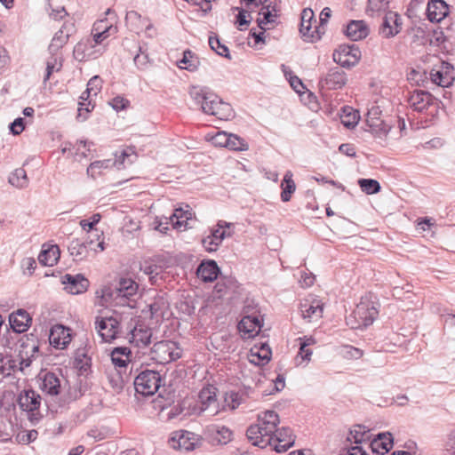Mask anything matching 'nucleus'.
<instances>
[{
	"mask_svg": "<svg viewBox=\"0 0 455 455\" xmlns=\"http://www.w3.org/2000/svg\"><path fill=\"white\" fill-rule=\"evenodd\" d=\"M138 283L131 278H120L116 286L106 284L95 292L97 303L102 307H135Z\"/></svg>",
	"mask_w": 455,
	"mask_h": 455,
	"instance_id": "obj_1",
	"label": "nucleus"
},
{
	"mask_svg": "<svg viewBox=\"0 0 455 455\" xmlns=\"http://www.w3.org/2000/svg\"><path fill=\"white\" fill-rule=\"evenodd\" d=\"M188 93L196 104L201 106L204 113L225 121L234 117L235 114L231 105L224 102L218 95L210 92L207 88L193 85L189 88Z\"/></svg>",
	"mask_w": 455,
	"mask_h": 455,
	"instance_id": "obj_2",
	"label": "nucleus"
},
{
	"mask_svg": "<svg viewBox=\"0 0 455 455\" xmlns=\"http://www.w3.org/2000/svg\"><path fill=\"white\" fill-rule=\"evenodd\" d=\"M279 416L274 411H266L258 414L257 421L246 431V435L252 445L261 449L271 447L273 435L279 424Z\"/></svg>",
	"mask_w": 455,
	"mask_h": 455,
	"instance_id": "obj_3",
	"label": "nucleus"
},
{
	"mask_svg": "<svg viewBox=\"0 0 455 455\" xmlns=\"http://www.w3.org/2000/svg\"><path fill=\"white\" fill-rule=\"evenodd\" d=\"M379 315L376 303L370 296L361 298L353 312L347 317V324L355 330L363 329L373 323Z\"/></svg>",
	"mask_w": 455,
	"mask_h": 455,
	"instance_id": "obj_4",
	"label": "nucleus"
},
{
	"mask_svg": "<svg viewBox=\"0 0 455 455\" xmlns=\"http://www.w3.org/2000/svg\"><path fill=\"white\" fill-rule=\"evenodd\" d=\"M121 316L116 311L103 313L95 317V330L102 341L110 342L115 339L121 331Z\"/></svg>",
	"mask_w": 455,
	"mask_h": 455,
	"instance_id": "obj_5",
	"label": "nucleus"
},
{
	"mask_svg": "<svg viewBox=\"0 0 455 455\" xmlns=\"http://www.w3.org/2000/svg\"><path fill=\"white\" fill-rule=\"evenodd\" d=\"M182 355L179 343L171 339L156 342L150 348V356L157 363L165 364L178 360Z\"/></svg>",
	"mask_w": 455,
	"mask_h": 455,
	"instance_id": "obj_6",
	"label": "nucleus"
},
{
	"mask_svg": "<svg viewBox=\"0 0 455 455\" xmlns=\"http://www.w3.org/2000/svg\"><path fill=\"white\" fill-rule=\"evenodd\" d=\"M18 405L20 409L26 412L28 420L32 424H36L43 417L40 411L42 398L33 389L22 390L18 396Z\"/></svg>",
	"mask_w": 455,
	"mask_h": 455,
	"instance_id": "obj_7",
	"label": "nucleus"
},
{
	"mask_svg": "<svg viewBox=\"0 0 455 455\" xmlns=\"http://www.w3.org/2000/svg\"><path fill=\"white\" fill-rule=\"evenodd\" d=\"M170 224L172 228H191L196 224L195 212L188 204L184 207L176 208L168 217H157L155 228H159L164 225L167 226Z\"/></svg>",
	"mask_w": 455,
	"mask_h": 455,
	"instance_id": "obj_8",
	"label": "nucleus"
},
{
	"mask_svg": "<svg viewBox=\"0 0 455 455\" xmlns=\"http://www.w3.org/2000/svg\"><path fill=\"white\" fill-rule=\"evenodd\" d=\"M162 378L158 371L145 370L134 379V387L137 393L144 395H153L161 387Z\"/></svg>",
	"mask_w": 455,
	"mask_h": 455,
	"instance_id": "obj_9",
	"label": "nucleus"
},
{
	"mask_svg": "<svg viewBox=\"0 0 455 455\" xmlns=\"http://www.w3.org/2000/svg\"><path fill=\"white\" fill-rule=\"evenodd\" d=\"M407 102L411 109L419 113H427L430 108H438V100L430 92L422 90L413 91Z\"/></svg>",
	"mask_w": 455,
	"mask_h": 455,
	"instance_id": "obj_10",
	"label": "nucleus"
},
{
	"mask_svg": "<svg viewBox=\"0 0 455 455\" xmlns=\"http://www.w3.org/2000/svg\"><path fill=\"white\" fill-rule=\"evenodd\" d=\"M106 51L105 45H96L90 37L81 39L74 47L73 55L78 61L97 59Z\"/></svg>",
	"mask_w": 455,
	"mask_h": 455,
	"instance_id": "obj_11",
	"label": "nucleus"
},
{
	"mask_svg": "<svg viewBox=\"0 0 455 455\" xmlns=\"http://www.w3.org/2000/svg\"><path fill=\"white\" fill-rule=\"evenodd\" d=\"M169 445L174 449L182 451H190L196 449L200 443V438L194 433L187 430H178L172 433L169 440Z\"/></svg>",
	"mask_w": 455,
	"mask_h": 455,
	"instance_id": "obj_12",
	"label": "nucleus"
},
{
	"mask_svg": "<svg viewBox=\"0 0 455 455\" xmlns=\"http://www.w3.org/2000/svg\"><path fill=\"white\" fill-rule=\"evenodd\" d=\"M333 60L344 68L356 65L361 58V52L355 44H341L333 52Z\"/></svg>",
	"mask_w": 455,
	"mask_h": 455,
	"instance_id": "obj_13",
	"label": "nucleus"
},
{
	"mask_svg": "<svg viewBox=\"0 0 455 455\" xmlns=\"http://www.w3.org/2000/svg\"><path fill=\"white\" fill-rule=\"evenodd\" d=\"M382 111L379 106L373 104L367 111L366 123L371 131L377 136H386L391 126L381 118Z\"/></svg>",
	"mask_w": 455,
	"mask_h": 455,
	"instance_id": "obj_14",
	"label": "nucleus"
},
{
	"mask_svg": "<svg viewBox=\"0 0 455 455\" xmlns=\"http://www.w3.org/2000/svg\"><path fill=\"white\" fill-rule=\"evenodd\" d=\"M316 20L314 19V12L310 8H306L301 12V22L299 32L307 40L315 41L319 39L320 27L316 26Z\"/></svg>",
	"mask_w": 455,
	"mask_h": 455,
	"instance_id": "obj_15",
	"label": "nucleus"
},
{
	"mask_svg": "<svg viewBox=\"0 0 455 455\" xmlns=\"http://www.w3.org/2000/svg\"><path fill=\"white\" fill-rule=\"evenodd\" d=\"M75 24L71 20L65 21L61 28L53 36L49 45L50 53H61V48L68 43L69 37L75 33Z\"/></svg>",
	"mask_w": 455,
	"mask_h": 455,
	"instance_id": "obj_16",
	"label": "nucleus"
},
{
	"mask_svg": "<svg viewBox=\"0 0 455 455\" xmlns=\"http://www.w3.org/2000/svg\"><path fill=\"white\" fill-rule=\"evenodd\" d=\"M64 290L73 295L85 292L90 285L89 280L82 274H65L61 276Z\"/></svg>",
	"mask_w": 455,
	"mask_h": 455,
	"instance_id": "obj_17",
	"label": "nucleus"
},
{
	"mask_svg": "<svg viewBox=\"0 0 455 455\" xmlns=\"http://www.w3.org/2000/svg\"><path fill=\"white\" fill-rule=\"evenodd\" d=\"M402 18L394 12L386 13L379 28V34L384 38H390L396 36L402 29Z\"/></svg>",
	"mask_w": 455,
	"mask_h": 455,
	"instance_id": "obj_18",
	"label": "nucleus"
},
{
	"mask_svg": "<svg viewBox=\"0 0 455 455\" xmlns=\"http://www.w3.org/2000/svg\"><path fill=\"white\" fill-rule=\"evenodd\" d=\"M273 443L271 448L278 453L285 452L291 448L294 442L295 437L292 431L289 427L277 428L275 433L273 435Z\"/></svg>",
	"mask_w": 455,
	"mask_h": 455,
	"instance_id": "obj_19",
	"label": "nucleus"
},
{
	"mask_svg": "<svg viewBox=\"0 0 455 455\" xmlns=\"http://www.w3.org/2000/svg\"><path fill=\"white\" fill-rule=\"evenodd\" d=\"M323 304L321 300L309 297L300 302V313L304 319L309 322L320 319L323 315Z\"/></svg>",
	"mask_w": 455,
	"mask_h": 455,
	"instance_id": "obj_20",
	"label": "nucleus"
},
{
	"mask_svg": "<svg viewBox=\"0 0 455 455\" xmlns=\"http://www.w3.org/2000/svg\"><path fill=\"white\" fill-rule=\"evenodd\" d=\"M152 335L151 328L137 324L129 334V342L138 348H145L151 343Z\"/></svg>",
	"mask_w": 455,
	"mask_h": 455,
	"instance_id": "obj_21",
	"label": "nucleus"
},
{
	"mask_svg": "<svg viewBox=\"0 0 455 455\" xmlns=\"http://www.w3.org/2000/svg\"><path fill=\"white\" fill-rule=\"evenodd\" d=\"M262 323L258 315L243 316L238 323V330L243 339L256 336L261 330Z\"/></svg>",
	"mask_w": 455,
	"mask_h": 455,
	"instance_id": "obj_22",
	"label": "nucleus"
},
{
	"mask_svg": "<svg viewBox=\"0 0 455 455\" xmlns=\"http://www.w3.org/2000/svg\"><path fill=\"white\" fill-rule=\"evenodd\" d=\"M71 341L70 330L63 325L52 327L49 334L50 344L58 349H64Z\"/></svg>",
	"mask_w": 455,
	"mask_h": 455,
	"instance_id": "obj_23",
	"label": "nucleus"
},
{
	"mask_svg": "<svg viewBox=\"0 0 455 455\" xmlns=\"http://www.w3.org/2000/svg\"><path fill=\"white\" fill-rule=\"evenodd\" d=\"M346 74L338 67L331 68L325 77L320 81L322 87L328 90L340 89L346 84Z\"/></svg>",
	"mask_w": 455,
	"mask_h": 455,
	"instance_id": "obj_24",
	"label": "nucleus"
},
{
	"mask_svg": "<svg viewBox=\"0 0 455 455\" xmlns=\"http://www.w3.org/2000/svg\"><path fill=\"white\" fill-rule=\"evenodd\" d=\"M199 409L201 411H209V415L213 416L218 412L217 397L214 387L203 388L198 395Z\"/></svg>",
	"mask_w": 455,
	"mask_h": 455,
	"instance_id": "obj_25",
	"label": "nucleus"
},
{
	"mask_svg": "<svg viewBox=\"0 0 455 455\" xmlns=\"http://www.w3.org/2000/svg\"><path fill=\"white\" fill-rule=\"evenodd\" d=\"M125 22L128 28L137 34L141 32L143 29H146V31L148 32L153 28L152 23L148 18H143L135 11H130L126 13Z\"/></svg>",
	"mask_w": 455,
	"mask_h": 455,
	"instance_id": "obj_26",
	"label": "nucleus"
},
{
	"mask_svg": "<svg viewBox=\"0 0 455 455\" xmlns=\"http://www.w3.org/2000/svg\"><path fill=\"white\" fill-rule=\"evenodd\" d=\"M31 317L25 309H18L9 316V322L13 331L17 333L25 332L31 323Z\"/></svg>",
	"mask_w": 455,
	"mask_h": 455,
	"instance_id": "obj_27",
	"label": "nucleus"
},
{
	"mask_svg": "<svg viewBox=\"0 0 455 455\" xmlns=\"http://www.w3.org/2000/svg\"><path fill=\"white\" fill-rule=\"evenodd\" d=\"M448 12V4L443 0H431L427 4V16L431 22H440Z\"/></svg>",
	"mask_w": 455,
	"mask_h": 455,
	"instance_id": "obj_28",
	"label": "nucleus"
},
{
	"mask_svg": "<svg viewBox=\"0 0 455 455\" xmlns=\"http://www.w3.org/2000/svg\"><path fill=\"white\" fill-rule=\"evenodd\" d=\"M220 268L216 261L212 259L202 261L197 269L196 275L204 283H212L217 279Z\"/></svg>",
	"mask_w": 455,
	"mask_h": 455,
	"instance_id": "obj_29",
	"label": "nucleus"
},
{
	"mask_svg": "<svg viewBox=\"0 0 455 455\" xmlns=\"http://www.w3.org/2000/svg\"><path fill=\"white\" fill-rule=\"evenodd\" d=\"M271 358V349L264 343L259 346L254 345L248 355V360L251 363L255 365H265Z\"/></svg>",
	"mask_w": 455,
	"mask_h": 455,
	"instance_id": "obj_30",
	"label": "nucleus"
},
{
	"mask_svg": "<svg viewBox=\"0 0 455 455\" xmlns=\"http://www.w3.org/2000/svg\"><path fill=\"white\" fill-rule=\"evenodd\" d=\"M371 448L375 453L384 455L393 447V436L389 432L379 433L372 440L371 439Z\"/></svg>",
	"mask_w": 455,
	"mask_h": 455,
	"instance_id": "obj_31",
	"label": "nucleus"
},
{
	"mask_svg": "<svg viewBox=\"0 0 455 455\" xmlns=\"http://www.w3.org/2000/svg\"><path fill=\"white\" fill-rule=\"evenodd\" d=\"M210 230V234L202 239V244L207 251L213 252L219 249L224 238L230 235V233L227 234L225 229Z\"/></svg>",
	"mask_w": 455,
	"mask_h": 455,
	"instance_id": "obj_32",
	"label": "nucleus"
},
{
	"mask_svg": "<svg viewBox=\"0 0 455 455\" xmlns=\"http://www.w3.org/2000/svg\"><path fill=\"white\" fill-rule=\"evenodd\" d=\"M60 256V248L57 244H44L38 255V261L44 266H54Z\"/></svg>",
	"mask_w": 455,
	"mask_h": 455,
	"instance_id": "obj_33",
	"label": "nucleus"
},
{
	"mask_svg": "<svg viewBox=\"0 0 455 455\" xmlns=\"http://www.w3.org/2000/svg\"><path fill=\"white\" fill-rule=\"evenodd\" d=\"M345 33L352 41H358L369 35V28L363 20H351L347 25Z\"/></svg>",
	"mask_w": 455,
	"mask_h": 455,
	"instance_id": "obj_34",
	"label": "nucleus"
},
{
	"mask_svg": "<svg viewBox=\"0 0 455 455\" xmlns=\"http://www.w3.org/2000/svg\"><path fill=\"white\" fill-rule=\"evenodd\" d=\"M40 387L50 395H57L60 390V379L56 374L47 372L44 375Z\"/></svg>",
	"mask_w": 455,
	"mask_h": 455,
	"instance_id": "obj_35",
	"label": "nucleus"
},
{
	"mask_svg": "<svg viewBox=\"0 0 455 455\" xmlns=\"http://www.w3.org/2000/svg\"><path fill=\"white\" fill-rule=\"evenodd\" d=\"M371 430L363 425L354 426L347 435V441L355 443L356 444L370 442L371 439Z\"/></svg>",
	"mask_w": 455,
	"mask_h": 455,
	"instance_id": "obj_36",
	"label": "nucleus"
},
{
	"mask_svg": "<svg viewBox=\"0 0 455 455\" xmlns=\"http://www.w3.org/2000/svg\"><path fill=\"white\" fill-rule=\"evenodd\" d=\"M132 352L126 347H115L111 352V361L116 367L125 368L131 362Z\"/></svg>",
	"mask_w": 455,
	"mask_h": 455,
	"instance_id": "obj_37",
	"label": "nucleus"
},
{
	"mask_svg": "<svg viewBox=\"0 0 455 455\" xmlns=\"http://www.w3.org/2000/svg\"><path fill=\"white\" fill-rule=\"evenodd\" d=\"M51 56L46 60V70L44 77L45 83L50 79L51 76L54 72H59L62 68V55L61 53H50Z\"/></svg>",
	"mask_w": 455,
	"mask_h": 455,
	"instance_id": "obj_38",
	"label": "nucleus"
},
{
	"mask_svg": "<svg viewBox=\"0 0 455 455\" xmlns=\"http://www.w3.org/2000/svg\"><path fill=\"white\" fill-rule=\"evenodd\" d=\"M200 65L198 57L191 51L188 50L183 52V58L180 60L179 67L190 72L197 70Z\"/></svg>",
	"mask_w": 455,
	"mask_h": 455,
	"instance_id": "obj_39",
	"label": "nucleus"
},
{
	"mask_svg": "<svg viewBox=\"0 0 455 455\" xmlns=\"http://www.w3.org/2000/svg\"><path fill=\"white\" fill-rule=\"evenodd\" d=\"M292 172L291 171H287L284 174L283 180L282 182V193L281 198L283 202H288L291 199V194L294 193L296 189L295 183L292 180Z\"/></svg>",
	"mask_w": 455,
	"mask_h": 455,
	"instance_id": "obj_40",
	"label": "nucleus"
},
{
	"mask_svg": "<svg viewBox=\"0 0 455 455\" xmlns=\"http://www.w3.org/2000/svg\"><path fill=\"white\" fill-rule=\"evenodd\" d=\"M137 158V155L132 149L123 150L119 156L116 155V160L111 161V165L116 166L117 169L125 168L131 165Z\"/></svg>",
	"mask_w": 455,
	"mask_h": 455,
	"instance_id": "obj_41",
	"label": "nucleus"
},
{
	"mask_svg": "<svg viewBox=\"0 0 455 455\" xmlns=\"http://www.w3.org/2000/svg\"><path fill=\"white\" fill-rule=\"evenodd\" d=\"M341 123L347 128H354L360 120V114L351 107H345L340 116Z\"/></svg>",
	"mask_w": 455,
	"mask_h": 455,
	"instance_id": "obj_42",
	"label": "nucleus"
},
{
	"mask_svg": "<svg viewBox=\"0 0 455 455\" xmlns=\"http://www.w3.org/2000/svg\"><path fill=\"white\" fill-rule=\"evenodd\" d=\"M259 15V17L257 19V22L259 28L262 30L269 29L270 27L268 25L273 24L276 17L275 14L272 13L268 6H262Z\"/></svg>",
	"mask_w": 455,
	"mask_h": 455,
	"instance_id": "obj_43",
	"label": "nucleus"
},
{
	"mask_svg": "<svg viewBox=\"0 0 455 455\" xmlns=\"http://www.w3.org/2000/svg\"><path fill=\"white\" fill-rule=\"evenodd\" d=\"M102 80L99 76L92 77L88 84L86 91L82 94L81 99L85 100L91 96H96L101 90Z\"/></svg>",
	"mask_w": 455,
	"mask_h": 455,
	"instance_id": "obj_44",
	"label": "nucleus"
},
{
	"mask_svg": "<svg viewBox=\"0 0 455 455\" xmlns=\"http://www.w3.org/2000/svg\"><path fill=\"white\" fill-rule=\"evenodd\" d=\"M9 182L17 188H22L27 187L28 180L26 171L22 168L16 169L9 177Z\"/></svg>",
	"mask_w": 455,
	"mask_h": 455,
	"instance_id": "obj_45",
	"label": "nucleus"
},
{
	"mask_svg": "<svg viewBox=\"0 0 455 455\" xmlns=\"http://www.w3.org/2000/svg\"><path fill=\"white\" fill-rule=\"evenodd\" d=\"M208 41L211 49L214 51L218 55L225 57L228 60L231 59L228 46L222 44L220 38L216 35L210 36Z\"/></svg>",
	"mask_w": 455,
	"mask_h": 455,
	"instance_id": "obj_46",
	"label": "nucleus"
},
{
	"mask_svg": "<svg viewBox=\"0 0 455 455\" xmlns=\"http://www.w3.org/2000/svg\"><path fill=\"white\" fill-rule=\"evenodd\" d=\"M212 432L214 434L215 440L220 443L226 444L231 440L232 431L225 426H212Z\"/></svg>",
	"mask_w": 455,
	"mask_h": 455,
	"instance_id": "obj_47",
	"label": "nucleus"
},
{
	"mask_svg": "<svg viewBox=\"0 0 455 455\" xmlns=\"http://www.w3.org/2000/svg\"><path fill=\"white\" fill-rule=\"evenodd\" d=\"M68 251L76 260H81L87 255V247L84 243H80L78 240H74L68 245Z\"/></svg>",
	"mask_w": 455,
	"mask_h": 455,
	"instance_id": "obj_48",
	"label": "nucleus"
},
{
	"mask_svg": "<svg viewBox=\"0 0 455 455\" xmlns=\"http://www.w3.org/2000/svg\"><path fill=\"white\" fill-rule=\"evenodd\" d=\"M299 349L295 357V363L297 366H306L311 360L313 351L311 348L306 347L305 343H299Z\"/></svg>",
	"mask_w": 455,
	"mask_h": 455,
	"instance_id": "obj_49",
	"label": "nucleus"
},
{
	"mask_svg": "<svg viewBox=\"0 0 455 455\" xmlns=\"http://www.w3.org/2000/svg\"><path fill=\"white\" fill-rule=\"evenodd\" d=\"M227 148L235 151H246L249 149V145L243 138L235 134L229 133Z\"/></svg>",
	"mask_w": 455,
	"mask_h": 455,
	"instance_id": "obj_50",
	"label": "nucleus"
},
{
	"mask_svg": "<svg viewBox=\"0 0 455 455\" xmlns=\"http://www.w3.org/2000/svg\"><path fill=\"white\" fill-rule=\"evenodd\" d=\"M244 400L245 398L243 394L234 391L227 393L225 396L226 406L230 410L238 408L243 403H244Z\"/></svg>",
	"mask_w": 455,
	"mask_h": 455,
	"instance_id": "obj_51",
	"label": "nucleus"
},
{
	"mask_svg": "<svg viewBox=\"0 0 455 455\" xmlns=\"http://www.w3.org/2000/svg\"><path fill=\"white\" fill-rule=\"evenodd\" d=\"M358 184L361 189L367 195L376 194L380 190V185L376 180L360 179Z\"/></svg>",
	"mask_w": 455,
	"mask_h": 455,
	"instance_id": "obj_52",
	"label": "nucleus"
},
{
	"mask_svg": "<svg viewBox=\"0 0 455 455\" xmlns=\"http://www.w3.org/2000/svg\"><path fill=\"white\" fill-rule=\"evenodd\" d=\"M111 166V160H102V161H95L90 164L87 168V173L92 178L95 179L98 175L100 174L102 169H107Z\"/></svg>",
	"mask_w": 455,
	"mask_h": 455,
	"instance_id": "obj_53",
	"label": "nucleus"
},
{
	"mask_svg": "<svg viewBox=\"0 0 455 455\" xmlns=\"http://www.w3.org/2000/svg\"><path fill=\"white\" fill-rule=\"evenodd\" d=\"M339 353L347 359H358L363 355V352L359 348L349 345L340 347Z\"/></svg>",
	"mask_w": 455,
	"mask_h": 455,
	"instance_id": "obj_54",
	"label": "nucleus"
},
{
	"mask_svg": "<svg viewBox=\"0 0 455 455\" xmlns=\"http://www.w3.org/2000/svg\"><path fill=\"white\" fill-rule=\"evenodd\" d=\"M134 64L140 69H146L149 65L148 54L140 47V52L133 58Z\"/></svg>",
	"mask_w": 455,
	"mask_h": 455,
	"instance_id": "obj_55",
	"label": "nucleus"
},
{
	"mask_svg": "<svg viewBox=\"0 0 455 455\" xmlns=\"http://www.w3.org/2000/svg\"><path fill=\"white\" fill-rule=\"evenodd\" d=\"M12 367L13 366L10 357L0 353V377L10 375Z\"/></svg>",
	"mask_w": 455,
	"mask_h": 455,
	"instance_id": "obj_56",
	"label": "nucleus"
},
{
	"mask_svg": "<svg viewBox=\"0 0 455 455\" xmlns=\"http://www.w3.org/2000/svg\"><path fill=\"white\" fill-rule=\"evenodd\" d=\"M228 134L229 133L226 132H218L211 138V141L216 147L227 148V144H228Z\"/></svg>",
	"mask_w": 455,
	"mask_h": 455,
	"instance_id": "obj_57",
	"label": "nucleus"
},
{
	"mask_svg": "<svg viewBox=\"0 0 455 455\" xmlns=\"http://www.w3.org/2000/svg\"><path fill=\"white\" fill-rule=\"evenodd\" d=\"M235 9L238 11L237 22H238L239 26L248 25L251 20V12L252 10H249L246 8L245 9L238 8V7H235Z\"/></svg>",
	"mask_w": 455,
	"mask_h": 455,
	"instance_id": "obj_58",
	"label": "nucleus"
},
{
	"mask_svg": "<svg viewBox=\"0 0 455 455\" xmlns=\"http://www.w3.org/2000/svg\"><path fill=\"white\" fill-rule=\"evenodd\" d=\"M21 267L25 275H31L36 268V261L32 257H28L22 259Z\"/></svg>",
	"mask_w": 455,
	"mask_h": 455,
	"instance_id": "obj_59",
	"label": "nucleus"
},
{
	"mask_svg": "<svg viewBox=\"0 0 455 455\" xmlns=\"http://www.w3.org/2000/svg\"><path fill=\"white\" fill-rule=\"evenodd\" d=\"M430 76H431L432 82L439 86L446 87L451 84L449 79L447 77L443 76V75L438 70H436V71L433 70L430 73Z\"/></svg>",
	"mask_w": 455,
	"mask_h": 455,
	"instance_id": "obj_60",
	"label": "nucleus"
},
{
	"mask_svg": "<svg viewBox=\"0 0 455 455\" xmlns=\"http://www.w3.org/2000/svg\"><path fill=\"white\" fill-rule=\"evenodd\" d=\"M37 437V431L36 430H29V431H24L17 435V439L20 443H29L33 441H35Z\"/></svg>",
	"mask_w": 455,
	"mask_h": 455,
	"instance_id": "obj_61",
	"label": "nucleus"
},
{
	"mask_svg": "<svg viewBox=\"0 0 455 455\" xmlns=\"http://www.w3.org/2000/svg\"><path fill=\"white\" fill-rule=\"evenodd\" d=\"M94 108L93 105L89 101L88 103L80 102L78 108L77 119L79 121H84L87 119V115Z\"/></svg>",
	"mask_w": 455,
	"mask_h": 455,
	"instance_id": "obj_62",
	"label": "nucleus"
},
{
	"mask_svg": "<svg viewBox=\"0 0 455 455\" xmlns=\"http://www.w3.org/2000/svg\"><path fill=\"white\" fill-rule=\"evenodd\" d=\"M94 108L93 105L89 101L88 103L80 102L78 108L77 119L79 121H84L87 119V115Z\"/></svg>",
	"mask_w": 455,
	"mask_h": 455,
	"instance_id": "obj_63",
	"label": "nucleus"
},
{
	"mask_svg": "<svg viewBox=\"0 0 455 455\" xmlns=\"http://www.w3.org/2000/svg\"><path fill=\"white\" fill-rule=\"evenodd\" d=\"M159 267L145 262L144 265L140 267V269L148 275H149L150 280L153 281V279L159 274Z\"/></svg>",
	"mask_w": 455,
	"mask_h": 455,
	"instance_id": "obj_64",
	"label": "nucleus"
}]
</instances>
